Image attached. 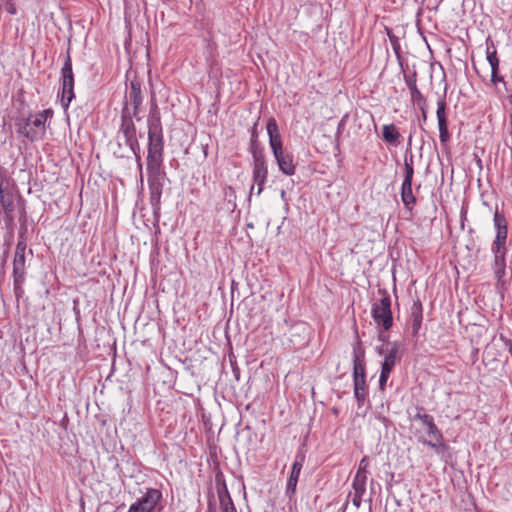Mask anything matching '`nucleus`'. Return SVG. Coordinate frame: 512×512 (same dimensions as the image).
I'll use <instances>...</instances> for the list:
<instances>
[{
  "instance_id": "473e14b6",
  "label": "nucleus",
  "mask_w": 512,
  "mask_h": 512,
  "mask_svg": "<svg viewBox=\"0 0 512 512\" xmlns=\"http://www.w3.org/2000/svg\"><path fill=\"white\" fill-rule=\"evenodd\" d=\"M490 66H491V82L493 84H497L498 82H503L505 84L503 77L499 76V74H498L499 60L490 63Z\"/></svg>"
},
{
  "instance_id": "c03bdc74",
  "label": "nucleus",
  "mask_w": 512,
  "mask_h": 512,
  "mask_svg": "<svg viewBox=\"0 0 512 512\" xmlns=\"http://www.w3.org/2000/svg\"><path fill=\"white\" fill-rule=\"evenodd\" d=\"M417 106L419 107V109L422 112L423 120L426 121V119H427V101H425L424 105L421 103V104H417Z\"/></svg>"
},
{
  "instance_id": "603ef678",
  "label": "nucleus",
  "mask_w": 512,
  "mask_h": 512,
  "mask_svg": "<svg viewBox=\"0 0 512 512\" xmlns=\"http://www.w3.org/2000/svg\"><path fill=\"white\" fill-rule=\"evenodd\" d=\"M229 512H237V511H236V510H234V511H229Z\"/></svg>"
},
{
  "instance_id": "f704fd0d",
  "label": "nucleus",
  "mask_w": 512,
  "mask_h": 512,
  "mask_svg": "<svg viewBox=\"0 0 512 512\" xmlns=\"http://www.w3.org/2000/svg\"><path fill=\"white\" fill-rule=\"evenodd\" d=\"M439 138L441 143H446L450 139V133L448 131V123L445 124H439Z\"/></svg>"
},
{
  "instance_id": "dca6fc26",
  "label": "nucleus",
  "mask_w": 512,
  "mask_h": 512,
  "mask_svg": "<svg viewBox=\"0 0 512 512\" xmlns=\"http://www.w3.org/2000/svg\"><path fill=\"white\" fill-rule=\"evenodd\" d=\"M128 101L133 105V116L137 118V120H140V117H138L140 106L143 102L142 92H141V84L138 80H132L130 82V88L128 93L126 94V102L128 104Z\"/></svg>"
},
{
  "instance_id": "4c0bfd02",
  "label": "nucleus",
  "mask_w": 512,
  "mask_h": 512,
  "mask_svg": "<svg viewBox=\"0 0 512 512\" xmlns=\"http://www.w3.org/2000/svg\"><path fill=\"white\" fill-rule=\"evenodd\" d=\"M367 468H368V460L366 457H363L359 462V466H358L356 475H367Z\"/></svg>"
},
{
  "instance_id": "37998d69",
  "label": "nucleus",
  "mask_w": 512,
  "mask_h": 512,
  "mask_svg": "<svg viewBox=\"0 0 512 512\" xmlns=\"http://www.w3.org/2000/svg\"><path fill=\"white\" fill-rule=\"evenodd\" d=\"M390 41H391V43H392V46H393V49H394L395 53H396L397 55H399L400 46H399V44H398V40H397V38H396V37H391V36H390Z\"/></svg>"
},
{
  "instance_id": "58836bf2",
  "label": "nucleus",
  "mask_w": 512,
  "mask_h": 512,
  "mask_svg": "<svg viewBox=\"0 0 512 512\" xmlns=\"http://www.w3.org/2000/svg\"><path fill=\"white\" fill-rule=\"evenodd\" d=\"M486 55H487V61L490 63L494 62V61H498V57H497V52H496V49L493 48L491 50L490 47H487V51H486Z\"/></svg>"
},
{
  "instance_id": "e433bc0d",
  "label": "nucleus",
  "mask_w": 512,
  "mask_h": 512,
  "mask_svg": "<svg viewBox=\"0 0 512 512\" xmlns=\"http://www.w3.org/2000/svg\"><path fill=\"white\" fill-rule=\"evenodd\" d=\"M222 512H229L236 510L232 499L219 501Z\"/></svg>"
},
{
  "instance_id": "1a4fd4ad",
  "label": "nucleus",
  "mask_w": 512,
  "mask_h": 512,
  "mask_svg": "<svg viewBox=\"0 0 512 512\" xmlns=\"http://www.w3.org/2000/svg\"><path fill=\"white\" fill-rule=\"evenodd\" d=\"M53 116V111L51 109H45L41 112L36 113L32 118H30V135L29 140L31 142L37 141L42 138L45 134L46 127L45 123L48 118Z\"/></svg>"
},
{
  "instance_id": "2eb2a0df",
  "label": "nucleus",
  "mask_w": 512,
  "mask_h": 512,
  "mask_svg": "<svg viewBox=\"0 0 512 512\" xmlns=\"http://www.w3.org/2000/svg\"><path fill=\"white\" fill-rule=\"evenodd\" d=\"M269 145L273 154H279L283 150L282 137L279 132L278 124L273 117H270L266 124Z\"/></svg>"
},
{
  "instance_id": "6e6552de",
  "label": "nucleus",
  "mask_w": 512,
  "mask_h": 512,
  "mask_svg": "<svg viewBox=\"0 0 512 512\" xmlns=\"http://www.w3.org/2000/svg\"><path fill=\"white\" fill-rule=\"evenodd\" d=\"M268 176V167L265 159V155H258L253 158V185L250 188V196L253 194L255 186H257L256 195L259 196L265 186Z\"/></svg>"
},
{
  "instance_id": "0eeeda50",
  "label": "nucleus",
  "mask_w": 512,
  "mask_h": 512,
  "mask_svg": "<svg viewBox=\"0 0 512 512\" xmlns=\"http://www.w3.org/2000/svg\"><path fill=\"white\" fill-rule=\"evenodd\" d=\"M0 203L7 222L14 218V191L6 176L0 175Z\"/></svg>"
},
{
  "instance_id": "aec40b11",
  "label": "nucleus",
  "mask_w": 512,
  "mask_h": 512,
  "mask_svg": "<svg viewBox=\"0 0 512 512\" xmlns=\"http://www.w3.org/2000/svg\"><path fill=\"white\" fill-rule=\"evenodd\" d=\"M390 346L382 362L381 370L391 373L396 362L401 359V356L399 355L400 344L398 342H393Z\"/></svg>"
},
{
  "instance_id": "7ed1b4c3",
  "label": "nucleus",
  "mask_w": 512,
  "mask_h": 512,
  "mask_svg": "<svg viewBox=\"0 0 512 512\" xmlns=\"http://www.w3.org/2000/svg\"><path fill=\"white\" fill-rule=\"evenodd\" d=\"M147 172L150 193L149 200L154 214H157L161 208V196L166 174L161 168H147Z\"/></svg>"
},
{
  "instance_id": "4be33fe9",
  "label": "nucleus",
  "mask_w": 512,
  "mask_h": 512,
  "mask_svg": "<svg viewBox=\"0 0 512 512\" xmlns=\"http://www.w3.org/2000/svg\"><path fill=\"white\" fill-rule=\"evenodd\" d=\"M417 74L414 71L412 75H404L405 83L410 90L411 100L416 104H425L426 98L420 92L416 84Z\"/></svg>"
},
{
  "instance_id": "79ce46f5",
  "label": "nucleus",
  "mask_w": 512,
  "mask_h": 512,
  "mask_svg": "<svg viewBox=\"0 0 512 512\" xmlns=\"http://www.w3.org/2000/svg\"><path fill=\"white\" fill-rule=\"evenodd\" d=\"M362 497L363 495L361 494H352V503L355 507L359 508L361 506Z\"/></svg>"
},
{
  "instance_id": "f03ea898",
  "label": "nucleus",
  "mask_w": 512,
  "mask_h": 512,
  "mask_svg": "<svg viewBox=\"0 0 512 512\" xmlns=\"http://www.w3.org/2000/svg\"><path fill=\"white\" fill-rule=\"evenodd\" d=\"M133 113H131L127 103L121 112V126L119 132L123 134L125 144L130 148L137 160L140 159V146L136 136V127L133 122Z\"/></svg>"
},
{
  "instance_id": "9d476101",
  "label": "nucleus",
  "mask_w": 512,
  "mask_h": 512,
  "mask_svg": "<svg viewBox=\"0 0 512 512\" xmlns=\"http://www.w3.org/2000/svg\"><path fill=\"white\" fill-rule=\"evenodd\" d=\"M148 139L147 168H161L163 160V136L151 135L148 136Z\"/></svg>"
},
{
  "instance_id": "393cba45",
  "label": "nucleus",
  "mask_w": 512,
  "mask_h": 512,
  "mask_svg": "<svg viewBox=\"0 0 512 512\" xmlns=\"http://www.w3.org/2000/svg\"><path fill=\"white\" fill-rule=\"evenodd\" d=\"M401 200L404 206L411 210L416 204L417 200L413 194L412 182L403 181L401 185Z\"/></svg>"
},
{
  "instance_id": "c85d7f7f",
  "label": "nucleus",
  "mask_w": 512,
  "mask_h": 512,
  "mask_svg": "<svg viewBox=\"0 0 512 512\" xmlns=\"http://www.w3.org/2000/svg\"><path fill=\"white\" fill-rule=\"evenodd\" d=\"M436 116L438 125L448 123L446 118V91L437 101Z\"/></svg>"
},
{
  "instance_id": "cd10ccee",
  "label": "nucleus",
  "mask_w": 512,
  "mask_h": 512,
  "mask_svg": "<svg viewBox=\"0 0 512 512\" xmlns=\"http://www.w3.org/2000/svg\"><path fill=\"white\" fill-rule=\"evenodd\" d=\"M16 132L29 140L30 118L19 117L15 120Z\"/></svg>"
},
{
  "instance_id": "de8ad7c7",
  "label": "nucleus",
  "mask_w": 512,
  "mask_h": 512,
  "mask_svg": "<svg viewBox=\"0 0 512 512\" xmlns=\"http://www.w3.org/2000/svg\"><path fill=\"white\" fill-rule=\"evenodd\" d=\"M379 339H380L381 341H386V339H387V335H384L382 332H380V333H379Z\"/></svg>"
},
{
  "instance_id": "f257e3e1",
  "label": "nucleus",
  "mask_w": 512,
  "mask_h": 512,
  "mask_svg": "<svg viewBox=\"0 0 512 512\" xmlns=\"http://www.w3.org/2000/svg\"><path fill=\"white\" fill-rule=\"evenodd\" d=\"M409 418L411 431L419 443L429 446L436 454H442L447 449L442 432L424 407L416 406L415 413H409Z\"/></svg>"
},
{
  "instance_id": "49530a36",
  "label": "nucleus",
  "mask_w": 512,
  "mask_h": 512,
  "mask_svg": "<svg viewBox=\"0 0 512 512\" xmlns=\"http://www.w3.org/2000/svg\"><path fill=\"white\" fill-rule=\"evenodd\" d=\"M376 351L379 355H383L384 354V348L383 346H380V347H376Z\"/></svg>"
},
{
  "instance_id": "a18cd8bd",
  "label": "nucleus",
  "mask_w": 512,
  "mask_h": 512,
  "mask_svg": "<svg viewBox=\"0 0 512 512\" xmlns=\"http://www.w3.org/2000/svg\"><path fill=\"white\" fill-rule=\"evenodd\" d=\"M344 126V119H342L339 124H338V131H337V134H340L342 128Z\"/></svg>"
},
{
  "instance_id": "72a5a7b5",
  "label": "nucleus",
  "mask_w": 512,
  "mask_h": 512,
  "mask_svg": "<svg viewBox=\"0 0 512 512\" xmlns=\"http://www.w3.org/2000/svg\"><path fill=\"white\" fill-rule=\"evenodd\" d=\"M217 493L219 501L232 499L225 482L217 485Z\"/></svg>"
},
{
  "instance_id": "bb28decb",
  "label": "nucleus",
  "mask_w": 512,
  "mask_h": 512,
  "mask_svg": "<svg viewBox=\"0 0 512 512\" xmlns=\"http://www.w3.org/2000/svg\"><path fill=\"white\" fill-rule=\"evenodd\" d=\"M382 136L386 142L396 144L400 137V133L393 124L384 125L382 129Z\"/></svg>"
},
{
  "instance_id": "8fccbe9b",
  "label": "nucleus",
  "mask_w": 512,
  "mask_h": 512,
  "mask_svg": "<svg viewBox=\"0 0 512 512\" xmlns=\"http://www.w3.org/2000/svg\"><path fill=\"white\" fill-rule=\"evenodd\" d=\"M7 257V251L4 253V257L2 258V262L5 263Z\"/></svg>"
},
{
  "instance_id": "ea45409f",
  "label": "nucleus",
  "mask_w": 512,
  "mask_h": 512,
  "mask_svg": "<svg viewBox=\"0 0 512 512\" xmlns=\"http://www.w3.org/2000/svg\"><path fill=\"white\" fill-rule=\"evenodd\" d=\"M389 375H390V372L381 370L380 378H379V387L381 390L384 389V387L387 383V380L389 378Z\"/></svg>"
},
{
  "instance_id": "3c124183",
  "label": "nucleus",
  "mask_w": 512,
  "mask_h": 512,
  "mask_svg": "<svg viewBox=\"0 0 512 512\" xmlns=\"http://www.w3.org/2000/svg\"><path fill=\"white\" fill-rule=\"evenodd\" d=\"M8 11H9L10 13H12V14H14V13H15V9H14V8H10V9H8Z\"/></svg>"
},
{
  "instance_id": "9b49d317",
  "label": "nucleus",
  "mask_w": 512,
  "mask_h": 512,
  "mask_svg": "<svg viewBox=\"0 0 512 512\" xmlns=\"http://www.w3.org/2000/svg\"><path fill=\"white\" fill-rule=\"evenodd\" d=\"M27 248L26 237L24 233H20L18 236V242L15 249L13 258V276L25 277V263L26 257L25 252Z\"/></svg>"
},
{
  "instance_id": "6ab92c4d",
  "label": "nucleus",
  "mask_w": 512,
  "mask_h": 512,
  "mask_svg": "<svg viewBox=\"0 0 512 512\" xmlns=\"http://www.w3.org/2000/svg\"><path fill=\"white\" fill-rule=\"evenodd\" d=\"M162 136L160 112L155 103L151 105L148 116V136Z\"/></svg>"
},
{
  "instance_id": "7c9ffc66",
  "label": "nucleus",
  "mask_w": 512,
  "mask_h": 512,
  "mask_svg": "<svg viewBox=\"0 0 512 512\" xmlns=\"http://www.w3.org/2000/svg\"><path fill=\"white\" fill-rule=\"evenodd\" d=\"M366 481L367 475H355L352 482L353 493L364 495L366 492Z\"/></svg>"
},
{
  "instance_id": "c9c22d12",
  "label": "nucleus",
  "mask_w": 512,
  "mask_h": 512,
  "mask_svg": "<svg viewBox=\"0 0 512 512\" xmlns=\"http://www.w3.org/2000/svg\"><path fill=\"white\" fill-rule=\"evenodd\" d=\"M413 176H414V166L410 165V163H407V160H405L404 161V179H403V181L413 182Z\"/></svg>"
},
{
  "instance_id": "2f4dec72",
  "label": "nucleus",
  "mask_w": 512,
  "mask_h": 512,
  "mask_svg": "<svg viewBox=\"0 0 512 512\" xmlns=\"http://www.w3.org/2000/svg\"><path fill=\"white\" fill-rule=\"evenodd\" d=\"M25 282V277H19V276H13V286H14V293L17 299L23 296L24 290H23V284Z\"/></svg>"
},
{
  "instance_id": "b1692460",
  "label": "nucleus",
  "mask_w": 512,
  "mask_h": 512,
  "mask_svg": "<svg viewBox=\"0 0 512 512\" xmlns=\"http://www.w3.org/2000/svg\"><path fill=\"white\" fill-rule=\"evenodd\" d=\"M494 228L496 230L495 239H507L508 227L504 214L500 213L496 208L493 217Z\"/></svg>"
},
{
  "instance_id": "a878e982",
  "label": "nucleus",
  "mask_w": 512,
  "mask_h": 512,
  "mask_svg": "<svg viewBox=\"0 0 512 512\" xmlns=\"http://www.w3.org/2000/svg\"><path fill=\"white\" fill-rule=\"evenodd\" d=\"M258 122H255L252 128L250 129V143H249V152L252 155V158H255L258 155H264L263 148L258 142Z\"/></svg>"
},
{
  "instance_id": "a19ab883",
  "label": "nucleus",
  "mask_w": 512,
  "mask_h": 512,
  "mask_svg": "<svg viewBox=\"0 0 512 512\" xmlns=\"http://www.w3.org/2000/svg\"><path fill=\"white\" fill-rule=\"evenodd\" d=\"M407 160V163H410V165L414 166V155L410 148L406 149L404 161Z\"/></svg>"
},
{
  "instance_id": "ddd939ff",
  "label": "nucleus",
  "mask_w": 512,
  "mask_h": 512,
  "mask_svg": "<svg viewBox=\"0 0 512 512\" xmlns=\"http://www.w3.org/2000/svg\"><path fill=\"white\" fill-rule=\"evenodd\" d=\"M289 340L295 349L306 347L310 341V327L303 322L293 325Z\"/></svg>"
},
{
  "instance_id": "09e8293b",
  "label": "nucleus",
  "mask_w": 512,
  "mask_h": 512,
  "mask_svg": "<svg viewBox=\"0 0 512 512\" xmlns=\"http://www.w3.org/2000/svg\"><path fill=\"white\" fill-rule=\"evenodd\" d=\"M510 134L512 135V113L510 114Z\"/></svg>"
},
{
  "instance_id": "412c9836",
  "label": "nucleus",
  "mask_w": 512,
  "mask_h": 512,
  "mask_svg": "<svg viewBox=\"0 0 512 512\" xmlns=\"http://www.w3.org/2000/svg\"><path fill=\"white\" fill-rule=\"evenodd\" d=\"M274 158L278 164L279 170L287 175L292 176L295 173V165L293 163V155L290 153H285L284 150H281L279 154H273Z\"/></svg>"
},
{
  "instance_id": "5701e85b",
  "label": "nucleus",
  "mask_w": 512,
  "mask_h": 512,
  "mask_svg": "<svg viewBox=\"0 0 512 512\" xmlns=\"http://www.w3.org/2000/svg\"><path fill=\"white\" fill-rule=\"evenodd\" d=\"M353 391L357 406L360 408L368 397L366 378L353 379Z\"/></svg>"
},
{
  "instance_id": "f8f14e48",
  "label": "nucleus",
  "mask_w": 512,
  "mask_h": 512,
  "mask_svg": "<svg viewBox=\"0 0 512 512\" xmlns=\"http://www.w3.org/2000/svg\"><path fill=\"white\" fill-rule=\"evenodd\" d=\"M305 462V453L302 451L297 452L294 462L292 464L291 473L287 480L286 495L291 499L296 492L298 479Z\"/></svg>"
},
{
  "instance_id": "423d86ee",
  "label": "nucleus",
  "mask_w": 512,
  "mask_h": 512,
  "mask_svg": "<svg viewBox=\"0 0 512 512\" xmlns=\"http://www.w3.org/2000/svg\"><path fill=\"white\" fill-rule=\"evenodd\" d=\"M61 81H62V91H61V105L64 109L69 107L70 102L75 97L74 94V74L72 70V60L69 55L65 59L63 67L61 69Z\"/></svg>"
},
{
  "instance_id": "20e7f679",
  "label": "nucleus",
  "mask_w": 512,
  "mask_h": 512,
  "mask_svg": "<svg viewBox=\"0 0 512 512\" xmlns=\"http://www.w3.org/2000/svg\"><path fill=\"white\" fill-rule=\"evenodd\" d=\"M382 294L381 299L372 305V317L377 326L388 331L393 325V317L391 311V299L385 290H379Z\"/></svg>"
},
{
  "instance_id": "a211bd4d",
  "label": "nucleus",
  "mask_w": 512,
  "mask_h": 512,
  "mask_svg": "<svg viewBox=\"0 0 512 512\" xmlns=\"http://www.w3.org/2000/svg\"><path fill=\"white\" fill-rule=\"evenodd\" d=\"M423 320V307L421 301L418 299L413 302L410 309V322L411 332L413 337H417L422 325Z\"/></svg>"
},
{
  "instance_id": "c756f323",
  "label": "nucleus",
  "mask_w": 512,
  "mask_h": 512,
  "mask_svg": "<svg viewBox=\"0 0 512 512\" xmlns=\"http://www.w3.org/2000/svg\"><path fill=\"white\" fill-rule=\"evenodd\" d=\"M506 240L507 239H494L491 245V252L494 257H506Z\"/></svg>"
},
{
  "instance_id": "f3484780",
  "label": "nucleus",
  "mask_w": 512,
  "mask_h": 512,
  "mask_svg": "<svg viewBox=\"0 0 512 512\" xmlns=\"http://www.w3.org/2000/svg\"><path fill=\"white\" fill-rule=\"evenodd\" d=\"M366 378L365 351L356 344L353 347V379Z\"/></svg>"
},
{
  "instance_id": "39448f33",
  "label": "nucleus",
  "mask_w": 512,
  "mask_h": 512,
  "mask_svg": "<svg viewBox=\"0 0 512 512\" xmlns=\"http://www.w3.org/2000/svg\"><path fill=\"white\" fill-rule=\"evenodd\" d=\"M163 498L162 492L156 488H147L145 493L130 505L128 512H153L157 509L161 512L163 506H159Z\"/></svg>"
},
{
  "instance_id": "4468645a",
  "label": "nucleus",
  "mask_w": 512,
  "mask_h": 512,
  "mask_svg": "<svg viewBox=\"0 0 512 512\" xmlns=\"http://www.w3.org/2000/svg\"><path fill=\"white\" fill-rule=\"evenodd\" d=\"M492 270L496 279V289L503 294L507 289L506 276V257H494Z\"/></svg>"
}]
</instances>
